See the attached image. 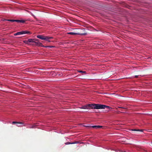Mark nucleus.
Returning <instances> with one entry per match:
<instances>
[{"mask_svg": "<svg viewBox=\"0 0 152 152\" xmlns=\"http://www.w3.org/2000/svg\"><path fill=\"white\" fill-rule=\"evenodd\" d=\"M37 38L40 39L42 40H45V39L46 36H43L42 35H38L37 36Z\"/></svg>", "mask_w": 152, "mask_h": 152, "instance_id": "obj_5", "label": "nucleus"}, {"mask_svg": "<svg viewBox=\"0 0 152 152\" xmlns=\"http://www.w3.org/2000/svg\"><path fill=\"white\" fill-rule=\"evenodd\" d=\"M29 41V39H28V40H24L23 41V42L24 43L27 44L28 45H30V42Z\"/></svg>", "mask_w": 152, "mask_h": 152, "instance_id": "obj_12", "label": "nucleus"}, {"mask_svg": "<svg viewBox=\"0 0 152 152\" xmlns=\"http://www.w3.org/2000/svg\"><path fill=\"white\" fill-rule=\"evenodd\" d=\"M93 128H95L96 129H97L99 128H101L102 127V126L99 125L98 126H91Z\"/></svg>", "mask_w": 152, "mask_h": 152, "instance_id": "obj_7", "label": "nucleus"}, {"mask_svg": "<svg viewBox=\"0 0 152 152\" xmlns=\"http://www.w3.org/2000/svg\"><path fill=\"white\" fill-rule=\"evenodd\" d=\"M132 131H140V132H143V130L142 129H132Z\"/></svg>", "mask_w": 152, "mask_h": 152, "instance_id": "obj_13", "label": "nucleus"}, {"mask_svg": "<svg viewBox=\"0 0 152 152\" xmlns=\"http://www.w3.org/2000/svg\"><path fill=\"white\" fill-rule=\"evenodd\" d=\"M45 47H46V48H48H48H54L55 47V46H44Z\"/></svg>", "mask_w": 152, "mask_h": 152, "instance_id": "obj_15", "label": "nucleus"}, {"mask_svg": "<svg viewBox=\"0 0 152 152\" xmlns=\"http://www.w3.org/2000/svg\"><path fill=\"white\" fill-rule=\"evenodd\" d=\"M45 38L46 39H45V40L48 41L49 42H50L51 41L50 40V39H53V37H48V36H46Z\"/></svg>", "mask_w": 152, "mask_h": 152, "instance_id": "obj_6", "label": "nucleus"}, {"mask_svg": "<svg viewBox=\"0 0 152 152\" xmlns=\"http://www.w3.org/2000/svg\"><path fill=\"white\" fill-rule=\"evenodd\" d=\"M71 143H70V142H67L65 143V144L66 145H68V144H71Z\"/></svg>", "mask_w": 152, "mask_h": 152, "instance_id": "obj_17", "label": "nucleus"}, {"mask_svg": "<svg viewBox=\"0 0 152 152\" xmlns=\"http://www.w3.org/2000/svg\"><path fill=\"white\" fill-rule=\"evenodd\" d=\"M68 34H71L72 35H85L87 34L86 33H74V32H69L67 33Z\"/></svg>", "mask_w": 152, "mask_h": 152, "instance_id": "obj_4", "label": "nucleus"}, {"mask_svg": "<svg viewBox=\"0 0 152 152\" xmlns=\"http://www.w3.org/2000/svg\"><path fill=\"white\" fill-rule=\"evenodd\" d=\"M118 107L119 108H124V107Z\"/></svg>", "mask_w": 152, "mask_h": 152, "instance_id": "obj_20", "label": "nucleus"}, {"mask_svg": "<svg viewBox=\"0 0 152 152\" xmlns=\"http://www.w3.org/2000/svg\"><path fill=\"white\" fill-rule=\"evenodd\" d=\"M78 141H75L74 142H73L71 143V144H74L76 143H78Z\"/></svg>", "mask_w": 152, "mask_h": 152, "instance_id": "obj_16", "label": "nucleus"}, {"mask_svg": "<svg viewBox=\"0 0 152 152\" xmlns=\"http://www.w3.org/2000/svg\"><path fill=\"white\" fill-rule=\"evenodd\" d=\"M6 20L11 21L12 22H17V20H11V19H7V20Z\"/></svg>", "mask_w": 152, "mask_h": 152, "instance_id": "obj_10", "label": "nucleus"}, {"mask_svg": "<svg viewBox=\"0 0 152 152\" xmlns=\"http://www.w3.org/2000/svg\"><path fill=\"white\" fill-rule=\"evenodd\" d=\"M138 77V75H135V78H137V77Z\"/></svg>", "mask_w": 152, "mask_h": 152, "instance_id": "obj_19", "label": "nucleus"}, {"mask_svg": "<svg viewBox=\"0 0 152 152\" xmlns=\"http://www.w3.org/2000/svg\"><path fill=\"white\" fill-rule=\"evenodd\" d=\"M26 20H17V22H20L23 23H24L25 22Z\"/></svg>", "mask_w": 152, "mask_h": 152, "instance_id": "obj_9", "label": "nucleus"}, {"mask_svg": "<svg viewBox=\"0 0 152 152\" xmlns=\"http://www.w3.org/2000/svg\"><path fill=\"white\" fill-rule=\"evenodd\" d=\"M12 124H21L20 125H18L17 126L18 127H21L23 126H25L26 125V124L23 123V122H17V121H13L12 122Z\"/></svg>", "mask_w": 152, "mask_h": 152, "instance_id": "obj_3", "label": "nucleus"}, {"mask_svg": "<svg viewBox=\"0 0 152 152\" xmlns=\"http://www.w3.org/2000/svg\"><path fill=\"white\" fill-rule=\"evenodd\" d=\"M81 109H104L106 108L110 109L111 108L108 106L99 104H87L86 105L82 106L80 107Z\"/></svg>", "mask_w": 152, "mask_h": 152, "instance_id": "obj_1", "label": "nucleus"}, {"mask_svg": "<svg viewBox=\"0 0 152 152\" xmlns=\"http://www.w3.org/2000/svg\"><path fill=\"white\" fill-rule=\"evenodd\" d=\"M23 34V31H20V32H17L16 33L14 34V35L16 36L17 35H21V34Z\"/></svg>", "mask_w": 152, "mask_h": 152, "instance_id": "obj_8", "label": "nucleus"}, {"mask_svg": "<svg viewBox=\"0 0 152 152\" xmlns=\"http://www.w3.org/2000/svg\"><path fill=\"white\" fill-rule=\"evenodd\" d=\"M35 125H30L28 127L29 128H35Z\"/></svg>", "mask_w": 152, "mask_h": 152, "instance_id": "obj_14", "label": "nucleus"}, {"mask_svg": "<svg viewBox=\"0 0 152 152\" xmlns=\"http://www.w3.org/2000/svg\"><path fill=\"white\" fill-rule=\"evenodd\" d=\"M79 72H82V73H86V72L85 71H79Z\"/></svg>", "mask_w": 152, "mask_h": 152, "instance_id": "obj_18", "label": "nucleus"}, {"mask_svg": "<svg viewBox=\"0 0 152 152\" xmlns=\"http://www.w3.org/2000/svg\"><path fill=\"white\" fill-rule=\"evenodd\" d=\"M23 31V34H30L31 33L30 31Z\"/></svg>", "mask_w": 152, "mask_h": 152, "instance_id": "obj_11", "label": "nucleus"}, {"mask_svg": "<svg viewBox=\"0 0 152 152\" xmlns=\"http://www.w3.org/2000/svg\"><path fill=\"white\" fill-rule=\"evenodd\" d=\"M34 39H29V42H30V45L34 46H41L44 47V46L42 44L39 42V40L38 39H36L35 40L37 42L34 41Z\"/></svg>", "mask_w": 152, "mask_h": 152, "instance_id": "obj_2", "label": "nucleus"}]
</instances>
